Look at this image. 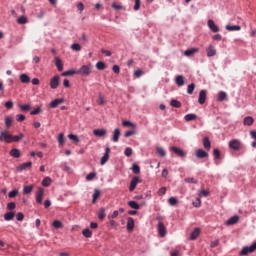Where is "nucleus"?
Wrapping results in <instances>:
<instances>
[{
  "instance_id": "nucleus-1",
  "label": "nucleus",
  "mask_w": 256,
  "mask_h": 256,
  "mask_svg": "<svg viewBox=\"0 0 256 256\" xmlns=\"http://www.w3.org/2000/svg\"><path fill=\"white\" fill-rule=\"evenodd\" d=\"M93 71V65H82L80 69L76 70V75H81L82 77H89Z\"/></svg>"
},
{
  "instance_id": "nucleus-2",
  "label": "nucleus",
  "mask_w": 256,
  "mask_h": 256,
  "mask_svg": "<svg viewBox=\"0 0 256 256\" xmlns=\"http://www.w3.org/2000/svg\"><path fill=\"white\" fill-rule=\"evenodd\" d=\"M256 251V242H254L250 246H244L242 250L239 252L240 256H247L249 253H255Z\"/></svg>"
},
{
  "instance_id": "nucleus-3",
  "label": "nucleus",
  "mask_w": 256,
  "mask_h": 256,
  "mask_svg": "<svg viewBox=\"0 0 256 256\" xmlns=\"http://www.w3.org/2000/svg\"><path fill=\"white\" fill-rule=\"evenodd\" d=\"M170 151H173L177 157L185 158L187 157V152H185L183 149L177 147V146H172L170 147Z\"/></svg>"
},
{
  "instance_id": "nucleus-4",
  "label": "nucleus",
  "mask_w": 256,
  "mask_h": 256,
  "mask_svg": "<svg viewBox=\"0 0 256 256\" xmlns=\"http://www.w3.org/2000/svg\"><path fill=\"white\" fill-rule=\"evenodd\" d=\"M0 141H5L6 143H13V135L9 134L7 131H2L0 134Z\"/></svg>"
},
{
  "instance_id": "nucleus-5",
  "label": "nucleus",
  "mask_w": 256,
  "mask_h": 256,
  "mask_svg": "<svg viewBox=\"0 0 256 256\" xmlns=\"http://www.w3.org/2000/svg\"><path fill=\"white\" fill-rule=\"evenodd\" d=\"M228 146L230 149H233V151H239V149H241V141L237 139L230 140Z\"/></svg>"
},
{
  "instance_id": "nucleus-6",
  "label": "nucleus",
  "mask_w": 256,
  "mask_h": 256,
  "mask_svg": "<svg viewBox=\"0 0 256 256\" xmlns=\"http://www.w3.org/2000/svg\"><path fill=\"white\" fill-rule=\"evenodd\" d=\"M139 183H141V179H139V176L133 177L132 180L130 181L129 191L130 192L135 191Z\"/></svg>"
},
{
  "instance_id": "nucleus-7",
  "label": "nucleus",
  "mask_w": 256,
  "mask_h": 256,
  "mask_svg": "<svg viewBox=\"0 0 256 256\" xmlns=\"http://www.w3.org/2000/svg\"><path fill=\"white\" fill-rule=\"evenodd\" d=\"M207 26H208V29H210V31L212 33H219V31H220L219 26H217L215 24V21H213L211 19L207 21Z\"/></svg>"
},
{
  "instance_id": "nucleus-8",
  "label": "nucleus",
  "mask_w": 256,
  "mask_h": 256,
  "mask_svg": "<svg viewBox=\"0 0 256 256\" xmlns=\"http://www.w3.org/2000/svg\"><path fill=\"white\" fill-rule=\"evenodd\" d=\"M45 195V189L42 187L38 188V191L36 192V203H43V196Z\"/></svg>"
},
{
  "instance_id": "nucleus-9",
  "label": "nucleus",
  "mask_w": 256,
  "mask_h": 256,
  "mask_svg": "<svg viewBox=\"0 0 256 256\" xmlns=\"http://www.w3.org/2000/svg\"><path fill=\"white\" fill-rule=\"evenodd\" d=\"M195 156L197 159H207V157H209V153L203 149H197L195 151Z\"/></svg>"
},
{
  "instance_id": "nucleus-10",
  "label": "nucleus",
  "mask_w": 256,
  "mask_h": 256,
  "mask_svg": "<svg viewBox=\"0 0 256 256\" xmlns=\"http://www.w3.org/2000/svg\"><path fill=\"white\" fill-rule=\"evenodd\" d=\"M59 81H61V78L59 76H54L50 79V87L51 89H57L59 87Z\"/></svg>"
},
{
  "instance_id": "nucleus-11",
  "label": "nucleus",
  "mask_w": 256,
  "mask_h": 256,
  "mask_svg": "<svg viewBox=\"0 0 256 256\" xmlns=\"http://www.w3.org/2000/svg\"><path fill=\"white\" fill-rule=\"evenodd\" d=\"M158 234L160 237H165L167 235V228L163 222H158Z\"/></svg>"
},
{
  "instance_id": "nucleus-12",
  "label": "nucleus",
  "mask_w": 256,
  "mask_h": 256,
  "mask_svg": "<svg viewBox=\"0 0 256 256\" xmlns=\"http://www.w3.org/2000/svg\"><path fill=\"white\" fill-rule=\"evenodd\" d=\"M109 153H111V149L109 147H106L105 153L101 157L100 165H105V163H107V161H109Z\"/></svg>"
},
{
  "instance_id": "nucleus-13",
  "label": "nucleus",
  "mask_w": 256,
  "mask_h": 256,
  "mask_svg": "<svg viewBox=\"0 0 256 256\" xmlns=\"http://www.w3.org/2000/svg\"><path fill=\"white\" fill-rule=\"evenodd\" d=\"M206 100H207V91L206 90H200L199 96H198L199 105H203Z\"/></svg>"
},
{
  "instance_id": "nucleus-14",
  "label": "nucleus",
  "mask_w": 256,
  "mask_h": 256,
  "mask_svg": "<svg viewBox=\"0 0 256 256\" xmlns=\"http://www.w3.org/2000/svg\"><path fill=\"white\" fill-rule=\"evenodd\" d=\"M207 57H215L217 55V50L215 49V46L209 45L206 48Z\"/></svg>"
},
{
  "instance_id": "nucleus-15",
  "label": "nucleus",
  "mask_w": 256,
  "mask_h": 256,
  "mask_svg": "<svg viewBox=\"0 0 256 256\" xmlns=\"http://www.w3.org/2000/svg\"><path fill=\"white\" fill-rule=\"evenodd\" d=\"M93 135H95V137H105V135H107V130L106 129H94Z\"/></svg>"
},
{
  "instance_id": "nucleus-16",
  "label": "nucleus",
  "mask_w": 256,
  "mask_h": 256,
  "mask_svg": "<svg viewBox=\"0 0 256 256\" xmlns=\"http://www.w3.org/2000/svg\"><path fill=\"white\" fill-rule=\"evenodd\" d=\"M127 231H132L135 229V220L132 217H129L127 219V225H126Z\"/></svg>"
},
{
  "instance_id": "nucleus-17",
  "label": "nucleus",
  "mask_w": 256,
  "mask_h": 256,
  "mask_svg": "<svg viewBox=\"0 0 256 256\" xmlns=\"http://www.w3.org/2000/svg\"><path fill=\"white\" fill-rule=\"evenodd\" d=\"M61 103H65L64 99H54L50 102L49 106L51 109H55L58 107V105H61Z\"/></svg>"
},
{
  "instance_id": "nucleus-18",
  "label": "nucleus",
  "mask_w": 256,
  "mask_h": 256,
  "mask_svg": "<svg viewBox=\"0 0 256 256\" xmlns=\"http://www.w3.org/2000/svg\"><path fill=\"white\" fill-rule=\"evenodd\" d=\"M119 137H121V130L119 128H116L112 134V141L114 143H117L119 141Z\"/></svg>"
},
{
  "instance_id": "nucleus-19",
  "label": "nucleus",
  "mask_w": 256,
  "mask_h": 256,
  "mask_svg": "<svg viewBox=\"0 0 256 256\" xmlns=\"http://www.w3.org/2000/svg\"><path fill=\"white\" fill-rule=\"evenodd\" d=\"M199 51V48H190L184 51V56L185 57H193L195 53Z\"/></svg>"
},
{
  "instance_id": "nucleus-20",
  "label": "nucleus",
  "mask_w": 256,
  "mask_h": 256,
  "mask_svg": "<svg viewBox=\"0 0 256 256\" xmlns=\"http://www.w3.org/2000/svg\"><path fill=\"white\" fill-rule=\"evenodd\" d=\"M175 83L178 87H183L185 85V77L183 75L176 76Z\"/></svg>"
},
{
  "instance_id": "nucleus-21",
  "label": "nucleus",
  "mask_w": 256,
  "mask_h": 256,
  "mask_svg": "<svg viewBox=\"0 0 256 256\" xmlns=\"http://www.w3.org/2000/svg\"><path fill=\"white\" fill-rule=\"evenodd\" d=\"M199 235H201V230L199 228H195L190 234V241H195Z\"/></svg>"
},
{
  "instance_id": "nucleus-22",
  "label": "nucleus",
  "mask_w": 256,
  "mask_h": 256,
  "mask_svg": "<svg viewBox=\"0 0 256 256\" xmlns=\"http://www.w3.org/2000/svg\"><path fill=\"white\" fill-rule=\"evenodd\" d=\"M10 157H14V159H19L21 157V150L17 148H13L10 150Z\"/></svg>"
},
{
  "instance_id": "nucleus-23",
  "label": "nucleus",
  "mask_w": 256,
  "mask_h": 256,
  "mask_svg": "<svg viewBox=\"0 0 256 256\" xmlns=\"http://www.w3.org/2000/svg\"><path fill=\"white\" fill-rule=\"evenodd\" d=\"M239 222V216L234 215L232 217H230L227 221H226V225H235L236 223Z\"/></svg>"
},
{
  "instance_id": "nucleus-24",
  "label": "nucleus",
  "mask_w": 256,
  "mask_h": 256,
  "mask_svg": "<svg viewBox=\"0 0 256 256\" xmlns=\"http://www.w3.org/2000/svg\"><path fill=\"white\" fill-rule=\"evenodd\" d=\"M33 163L32 162H24L20 166H18L17 170L18 171H25L26 169H29L32 167Z\"/></svg>"
},
{
  "instance_id": "nucleus-25",
  "label": "nucleus",
  "mask_w": 256,
  "mask_h": 256,
  "mask_svg": "<svg viewBox=\"0 0 256 256\" xmlns=\"http://www.w3.org/2000/svg\"><path fill=\"white\" fill-rule=\"evenodd\" d=\"M54 63L58 71H63V62L61 61V58L55 57Z\"/></svg>"
},
{
  "instance_id": "nucleus-26",
  "label": "nucleus",
  "mask_w": 256,
  "mask_h": 256,
  "mask_svg": "<svg viewBox=\"0 0 256 256\" xmlns=\"http://www.w3.org/2000/svg\"><path fill=\"white\" fill-rule=\"evenodd\" d=\"M15 219V212L10 211L4 214V221H13Z\"/></svg>"
},
{
  "instance_id": "nucleus-27",
  "label": "nucleus",
  "mask_w": 256,
  "mask_h": 256,
  "mask_svg": "<svg viewBox=\"0 0 256 256\" xmlns=\"http://www.w3.org/2000/svg\"><path fill=\"white\" fill-rule=\"evenodd\" d=\"M156 153L159 157H165L167 155V152L161 146L156 147Z\"/></svg>"
},
{
  "instance_id": "nucleus-28",
  "label": "nucleus",
  "mask_w": 256,
  "mask_h": 256,
  "mask_svg": "<svg viewBox=\"0 0 256 256\" xmlns=\"http://www.w3.org/2000/svg\"><path fill=\"white\" fill-rule=\"evenodd\" d=\"M73 75H77V70H67L61 74L62 77H71Z\"/></svg>"
},
{
  "instance_id": "nucleus-29",
  "label": "nucleus",
  "mask_w": 256,
  "mask_h": 256,
  "mask_svg": "<svg viewBox=\"0 0 256 256\" xmlns=\"http://www.w3.org/2000/svg\"><path fill=\"white\" fill-rule=\"evenodd\" d=\"M99 197H101V191L99 189H95L93 193L92 203L95 204Z\"/></svg>"
},
{
  "instance_id": "nucleus-30",
  "label": "nucleus",
  "mask_w": 256,
  "mask_h": 256,
  "mask_svg": "<svg viewBox=\"0 0 256 256\" xmlns=\"http://www.w3.org/2000/svg\"><path fill=\"white\" fill-rule=\"evenodd\" d=\"M226 31H241V26L239 25H226Z\"/></svg>"
},
{
  "instance_id": "nucleus-31",
  "label": "nucleus",
  "mask_w": 256,
  "mask_h": 256,
  "mask_svg": "<svg viewBox=\"0 0 256 256\" xmlns=\"http://www.w3.org/2000/svg\"><path fill=\"white\" fill-rule=\"evenodd\" d=\"M20 81L21 83H31V77H29L27 74H21Z\"/></svg>"
},
{
  "instance_id": "nucleus-32",
  "label": "nucleus",
  "mask_w": 256,
  "mask_h": 256,
  "mask_svg": "<svg viewBox=\"0 0 256 256\" xmlns=\"http://www.w3.org/2000/svg\"><path fill=\"white\" fill-rule=\"evenodd\" d=\"M203 147L209 151L211 149V141L209 140V138L205 137L203 138Z\"/></svg>"
},
{
  "instance_id": "nucleus-33",
  "label": "nucleus",
  "mask_w": 256,
  "mask_h": 256,
  "mask_svg": "<svg viewBox=\"0 0 256 256\" xmlns=\"http://www.w3.org/2000/svg\"><path fill=\"white\" fill-rule=\"evenodd\" d=\"M82 235L87 239H90V237H93V232L90 229L85 228L84 230H82Z\"/></svg>"
},
{
  "instance_id": "nucleus-34",
  "label": "nucleus",
  "mask_w": 256,
  "mask_h": 256,
  "mask_svg": "<svg viewBox=\"0 0 256 256\" xmlns=\"http://www.w3.org/2000/svg\"><path fill=\"white\" fill-rule=\"evenodd\" d=\"M123 127H132L133 129H135L137 127V124L129 121V120H125L122 122Z\"/></svg>"
},
{
  "instance_id": "nucleus-35",
  "label": "nucleus",
  "mask_w": 256,
  "mask_h": 256,
  "mask_svg": "<svg viewBox=\"0 0 256 256\" xmlns=\"http://www.w3.org/2000/svg\"><path fill=\"white\" fill-rule=\"evenodd\" d=\"M32 192H33V185H28L23 187L24 195H29Z\"/></svg>"
},
{
  "instance_id": "nucleus-36",
  "label": "nucleus",
  "mask_w": 256,
  "mask_h": 256,
  "mask_svg": "<svg viewBox=\"0 0 256 256\" xmlns=\"http://www.w3.org/2000/svg\"><path fill=\"white\" fill-rule=\"evenodd\" d=\"M254 119L251 116H247L244 118V125L251 126L254 123Z\"/></svg>"
},
{
  "instance_id": "nucleus-37",
  "label": "nucleus",
  "mask_w": 256,
  "mask_h": 256,
  "mask_svg": "<svg viewBox=\"0 0 256 256\" xmlns=\"http://www.w3.org/2000/svg\"><path fill=\"white\" fill-rule=\"evenodd\" d=\"M24 135L23 133H20L18 135L12 136V143H19V141H21V139H23Z\"/></svg>"
},
{
  "instance_id": "nucleus-38",
  "label": "nucleus",
  "mask_w": 256,
  "mask_h": 256,
  "mask_svg": "<svg viewBox=\"0 0 256 256\" xmlns=\"http://www.w3.org/2000/svg\"><path fill=\"white\" fill-rule=\"evenodd\" d=\"M105 208H100L98 211V219H100V221H103V219H105Z\"/></svg>"
},
{
  "instance_id": "nucleus-39",
  "label": "nucleus",
  "mask_w": 256,
  "mask_h": 256,
  "mask_svg": "<svg viewBox=\"0 0 256 256\" xmlns=\"http://www.w3.org/2000/svg\"><path fill=\"white\" fill-rule=\"evenodd\" d=\"M25 23H27V18L25 15L18 17V19H17L18 25H25Z\"/></svg>"
},
{
  "instance_id": "nucleus-40",
  "label": "nucleus",
  "mask_w": 256,
  "mask_h": 256,
  "mask_svg": "<svg viewBox=\"0 0 256 256\" xmlns=\"http://www.w3.org/2000/svg\"><path fill=\"white\" fill-rule=\"evenodd\" d=\"M18 195H19V190L17 189H14L8 193V197L10 199H15V197H17Z\"/></svg>"
},
{
  "instance_id": "nucleus-41",
  "label": "nucleus",
  "mask_w": 256,
  "mask_h": 256,
  "mask_svg": "<svg viewBox=\"0 0 256 256\" xmlns=\"http://www.w3.org/2000/svg\"><path fill=\"white\" fill-rule=\"evenodd\" d=\"M171 107H175L176 109H179V107H181V102H179V100L176 99H172L170 102Z\"/></svg>"
},
{
  "instance_id": "nucleus-42",
  "label": "nucleus",
  "mask_w": 256,
  "mask_h": 256,
  "mask_svg": "<svg viewBox=\"0 0 256 256\" xmlns=\"http://www.w3.org/2000/svg\"><path fill=\"white\" fill-rule=\"evenodd\" d=\"M168 203H169V205H171L172 207H175V205H177L178 203H179V200H177V198H175V197H170L169 199H168Z\"/></svg>"
},
{
  "instance_id": "nucleus-43",
  "label": "nucleus",
  "mask_w": 256,
  "mask_h": 256,
  "mask_svg": "<svg viewBox=\"0 0 256 256\" xmlns=\"http://www.w3.org/2000/svg\"><path fill=\"white\" fill-rule=\"evenodd\" d=\"M217 99H218V101L223 102L224 99H227V93L220 91L218 93Z\"/></svg>"
},
{
  "instance_id": "nucleus-44",
  "label": "nucleus",
  "mask_w": 256,
  "mask_h": 256,
  "mask_svg": "<svg viewBox=\"0 0 256 256\" xmlns=\"http://www.w3.org/2000/svg\"><path fill=\"white\" fill-rule=\"evenodd\" d=\"M185 121H195L197 119V115L195 114H187L184 116Z\"/></svg>"
},
{
  "instance_id": "nucleus-45",
  "label": "nucleus",
  "mask_w": 256,
  "mask_h": 256,
  "mask_svg": "<svg viewBox=\"0 0 256 256\" xmlns=\"http://www.w3.org/2000/svg\"><path fill=\"white\" fill-rule=\"evenodd\" d=\"M143 75H145V72H143V70L141 69H137L134 71V77L136 79H139V77H143Z\"/></svg>"
},
{
  "instance_id": "nucleus-46",
  "label": "nucleus",
  "mask_w": 256,
  "mask_h": 256,
  "mask_svg": "<svg viewBox=\"0 0 256 256\" xmlns=\"http://www.w3.org/2000/svg\"><path fill=\"white\" fill-rule=\"evenodd\" d=\"M132 171L135 175H139L141 173V168L137 164L132 165Z\"/></svg>"
},
{
  "instance_id": "nucleus-47",
  "label": "nucleus",
  "mask_w": 256,
  "mask_h": 256,
  "mask_svg": "<svg viewBox=\"0 0 256 256\" xmlns=\"http://www.w3.org/2000/svg\"><path fill=\"white\" fill-rule=\"evenodd\" d=\"M42 185L43 187H49V185H51V177H45L42 180Z\"/></svg>"
},
{
  "instance_id": "nucleus-48",
  "label": "nucleus",
  "mask_w": 256,
  "mask_h": 256,
  "mask_svg": "<svg viewBox=\"0 0 256 256\" xmlns=\"http://www.w3.org/2000/svg\"><path fill=\"white\" fill-rule=\"evenodd\" d=\"M128 206L131 209H135L136 211L139 209V204H137V202H135V201H129Z\"/></svg>"
},
{
  "instance_id": "nucleus-49",
  "label": "nucleus",
  "mask_w": 256,
  "mask_h": 256,
  "mask_svg": "<svg viewBox=\"0 0 256 256\" xmlns=\"http://www.w3.org/2000/svg\"><path fill=\"white\" fill-rule=\"evenodd\" d=\"M68 139H70V141H73L74 143H79V136L75 134H69Z\"/></svg>"
},
{
  "instance_id": "nucleus-50",
  "label": "nucleus",
  "mask_w": 256,
  "mask_h": 256,
  "mask_svg": "<svg viewBox=\"0 0 256 256\" xmlns=\"http://www.w3.org/2000/svg\"><path fill=\"white\" fill-rule=\"evenodd\" d=\"M52 227H54V229H61V227H63V223H61L59 220H55L52 223Z\"/></svg>"
},
{
  "instance_id": "nucleus-51",
  "label": "nucleus",
  "mask_w": 256,
  "mask_h": 256,
  "mask_svg": "<svg viewBox=\"0 0 256 256\" xmlns=\"http://www.w3.org/2000/svg\"><path fill=\"white\" fill-rule=\"evenodd\" d=\"M193 91H195V84L191 83L187 87V93L188 95H193Z\"/></svg>"
},
{
  "instance_id": "nucleus-52",
  "label": "nucleus",
  "mask_w": 256,
  "mask_h": 256,
  "mask_svg": "<svg viewBox=\"0 0 256 256\" xmlns=\"http://www.w3.org/2000/svg\"><path fill=\"white\" fill-rule=\"evenodd\" d=\"M19 109H21V111H30L31 110V105H29V104H20Z\"/></svg>"
},
{
  "instance_id": "nucleus-53",
  "label": "nucleus",
  "mask_w": 256,
  "mask_h": 256,
  "mask_svg": "<svg viewBox=\"0 0 256 256\" xmlns=\"http://www.w3.org/2000/svg\"><path fill=\"white\" fill-rule=\"evenodd\" d=\"M42 111L43 109H41V106H38L30 112V115H39V113H42Z\"/></svg>"
},
{
  "instance_id": "nucleus-54",
  "label": "nucleus",
  "mask_w": 256,
  "mask_h": 256,
  "mask_svg": "<svg viewBox=\"0 0 256 256\" xmlns=\"http://www.w3.org/2000/svg\"><path fill=\"white\" fill-rule=\"evenodd\" d=\"M95 177H97V173H95V172H90V173L86 176V181H93V179H95Z\"/></svg>"
},
{
  "instance_id": "nucleus-55",
  "label": "nucleus",
  "mask_w": 256,
  "mask_h": 256,
  "mask_svg": "<svg viewBox=\"0 0 256 256\" xmlns=\"http://www.w3.org/2000/svg\"><path fill=\"white\" fill-rule=\"evenodd\" d=\"M214 159H221V151L217 148L213 150Z\"/></svg>"
},
{
  "instance_id": "nucleus-56",
  "label": "nucleus",
  "mask_w": 256,
  "mask_h": 256,
  "mask_svg": "<svg viewBox=\"0 0 256 256\" xmlns=\"http://www.w3.org/2000/svg\"><path fill=\"white\" fill-rule=\"evenodd\" d=\"M105 63L104 62H97L96 63V69H98V71H103L105 69Z\"/></svg>"
},
{
  "instance_id": "nucleus-57",
  "label": "nucleus",
  "mask_w": 256,
  "mask_h": 256,
  "mask_svg": "<svg viewBox=\"0 0 256 256\" xmlns=\"http://www.w3.org/2000/svg\"><path fill=\"white\" fill-rule=\"evenodd\" d=\"M5 125H6V127H11V125H13V118L7 116L5 118Z\"/></svg>"
},
{
  "instance_id": "nucleus-58",
  "label": "nucleus",
  "mask_w": 256,
  "mask_h": 256,
  "mask_svg": "<svg viewBox=\"0 0 256 256\" xmlns=\"http://www.w3.org/2000/svg\"><path fill=\"white\" fill-rule=\"evenodd\" d=\"M124 154L126 155V157H131V155H133V149L131 147H126Z\"/></svg>"
},
{
  "instance_id": "nucleus-59",
  "label": "nucleus",
  "mask_w": 256,
  "mask_h": 256,
  "mask_svg": "<svg viewBox=\"0 0 256 256\" xmlns=\"http://www.w3.org/2000/svg\"><path fill=\"white\" fill-rule=\"evenodd\" d=\"M58 143H59V145H64V143H65V136L63 135V133H60L58 135Z\"/></svg>"
},
{
  "instance_id": "nucleus-60",
  "label": "nucleus",
  "mask_w": 256,
  "mask_h": 256,
  "mask_svg": "<svg viewBox=\"0 0 256 256\" xmlns=\"http://www.w3.org/2000/svg\"><path fill=\"white\" fill-rule=\"evenodd\" d=\"M71 49L72 51H81V45H79V43H73Z\"/></svg>"
},
{
  "instance_id": "nucleus-61",
  "label": "nucleus",
  "mask_w": 256,
  "mask_h": 256,
  "mask_svg": "<svg viewBox=\"0 0 256 256\" xmlns=\"http://www.w3.org/2000/svg\"><path fill=\"white\" fill-rule=\"evenodd\" d=\"M198 195L199 197H209V192L207 190H199Z\"/></svg>"
},
{
  "instance_id": "nucleus-62",
  "label": "nucleus",
  "mask_w": 256,
  "mask_h": 256,
  "mask_svg": "<svg viewBox=\"0 0 256 256\" xmlns=\"http://www.w3.org/2000/svg\"><path fill=\"white\" fill-rule=\"evenodd\" d=\"M141 9V0H135L134 11H139Z\"/></svg>"
},
{
  "instance_id": "nucleus-63",
  "label": "nucleus",
  "mask_w": 256,
  "mask_h": 256,
  "mask_svg": "<svg viewBox=\"0 0 256 256\" xmlns=\"http://www.w3.org/2000/svg\"><path fill=\"white\" fill-rule=\"evenodd\" d=\"M15 207H17L15 202H10V203L7 204L8 211H13V209H15Z\"/></svg>"
},
{
  "instance_id": "nucleus-64",
  "label": "nucleus",
  "mask_w": 256,
  "mask_h": 256,
  "mask_svg": "<svg viewBox=\"0 0 256 256\" xmlns=\"http://www.w3.org/2000/svg\"><path fill=\"white\" fill-rule=\"evenodd\" d=\"M135 130H130V131H126L125 133H124V137H131V136H133V135H135Z\"/></svg>"
}]
</instances>
